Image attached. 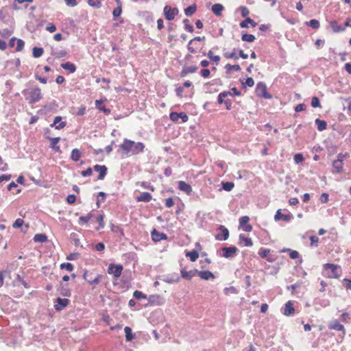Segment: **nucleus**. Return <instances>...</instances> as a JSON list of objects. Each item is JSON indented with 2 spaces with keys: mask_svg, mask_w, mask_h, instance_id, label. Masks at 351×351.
<instances>
[{
  "mask_svg": "<svg viewBox=\"0 0 351 351\" xmlns=\"http://www.w3.org/2000/svg\"><path fill=\"white\" fill-rule=\"evenodd\" d=\"M69 300L68 299L58 298L56 299V302L54 304V308L56 311H60L63 310L65 307H66L69 305Z\"/></svg>",
  "mask_w": 351,
  "mask_h": 351,
  "instance_id": "11",
  "label": "nucleus"
},
{
  "mask_svg": "<svg viewBox=\"0 0 351 351\" xmlns=\"http://www.w3.org/2000/svg\"><path fill=\"white\" fill-rule=\"evenodd\" d=\"M44 53V50L43 48L41 47H35L33 48V56L34 58H39Z\"/></svg>",
  "mask_w": 351,
  "mask_h": 351,
  "instance_id": "40",
  "label": "nucleus"
},
{
  "mask_svg": "<svg viewBox=\"0 0 351 351\" xmlns=\"http://www.w3.org/2000/svg\"><path fill=\"white\" fill-rule=\"evenodd\" d=\"M207 56L211 62L216 63V64H218L221 60L220 56L218 55H215L212 50H209L208 51Z\"/></svg>",
  "mask_w": 351,
  "mask_h": 351,
  "instance_id": "27",
  "label": "nucleus"
},
{
  "mask_svg": "<svg viewBox=\"0 0 351 351\" xmlns=\"http://www.w3.org/2000/svg\"><path fill=\"white\" fill-rule=\"evenodd\" d=\"M197 10V5L193 4L184 9V13L187 16H192Z\"/></svg>",
  "mask_w": 351,
  "mask_h": 351,
  "instance_id": "33",
  "label": "nucleus"
},
{
  "mask_svg": "<svg viewBox=\"0 0 351 351\" xmlns=\"http://www.w3.org/2000/svg\"><path fill=\"white\" fill-rule=\"evenodd\" d=\"M255 92L256 95L259 97H264L266 99L271 97L270 95L267 90L266 86L263 83H258L257 84Z\"/></svg>",
  "mask_w": 351,
  "mask_h": 351,
  "instance_id": "9",
  "label": "nucleus"
},
{
  "mask_svg": "<svg viewBox=\"0 0 351 351\" xmlns=\"http://www.w3.org/2000/svg\"><path fill=\"white\" fill-rule=\"evenodd\" d=\"M93 173V169L90 167L87 168L86 170L82 171L81 174L84 177L90 176Z\"/></svg>",
  "mask_w": 351,
  "mask_h": 351,
  "instance_id": "64",
  "label": "nucleus"
},
{
  "mask_svg": "<svg viewBox=\"0 0 351 351\" xmlns=\"http://www.w3.org/2000/svg\"><path fill=\"white\" fill-rule=\"evenodd\" d=\"M245 86L252 87L254 85V81L252 77H247L243 83Z\"/></svg>",
  "mask_w": 351,
  "mask_h": 351,
  "instance_id": "60",
  "label": "nucleus"
},
{
  "mask_svg": "<svg viewBox=\"0 0 351 351\" xmlns=\"http://www.w3.org/2000/svg\"><path fill=\"white\" fill-rule=\"evenodd\" d=\"M295 308L293 306V303L291 301L287 302V316L293 315Z\"/></svg>",
  "mask_w": 351,
  "mask_h": 351,
  "instance_id": "41",
  "label": "nucleus"
},
{
  "mask_svg": "<svg viewBox=\"0 0 351 351\" xmlns=\"http://www.w3.org/2000/svg\"><path fill=\"white\" fill-rule=\"evenodd\" d=\"M200 75L204 78H208L210 75V71L208 69L204 68L200 72Z\"/></svg>",
  "mask_w": 351,
  "mask_h": 351,
  "instance_id": "49",
  "label": "nucleus"
},
{
  "mask_svg": "<svg viewBox=\"0 0 351 351\" xmlns=\"http://www.w3.org/2000/svg\"><path fill=\"white\" fill-rule=\"evenodd\" d=\"M198 69V67L195 65H191V66H183L181 72H180V76L184 77L190 73H195Z\"/></svg>",
  "mask_w": 351,
  "mask_h": 351,
  "instance_id": "15",
  "label": "nucleus"
},
{
  "mask_svg": "<svg viewBox=\"0 0 351 351\" xmlns=\"http://www.w3.org/2000/svg\"><path fill=\"white\" fill-rule=\"evenodd\" d=\"M123 266L121 265L111 263L108 267V273L110 274H113L116 278H118L121 276Z\"/></svg>",
  "mask_w": 351,
  "mask_h": 351,
  "instance_id": "6",
  "label": "nucleus"
},
{
  "mask_svg": "<svg viewBox=\"0 0 351 351\" xmlns=\"http://www.w3.org/2000/svg\"><path fill=\"white\" fill-rule=\"evenodd\" d=\"M241 16L243 17H247L250 14V10L247 8L245 6H241L239 8Z\"/></svg>",
  "mask_w": 351,
  "mask_h": 351,
  "instance_id": "55",
  "label": "nucleus"
},
{
  "mask_svg": "<svg viewBox=\"0 0 351 351\" xmlns=\"http://www.w3.org/2000/svg\"><path fill=\"white\" fill-rule=\"evenodd\" d=\"M304 160L303 155L302 154H296L294 156V161L296 164L302 162Z\"/></svg>",
  "mask_w": 351,
  "mask_h": 351,
  "instance_id": "61",
  "label": "nucleus"
},
{
  "mask_svg": "<svg viewBox=\"0 0 351 351\" xmlns=\"http://www.w3.org/2000/svg\"><path fill=\"white\" fill-rule=\"evenodd\" d=\"M83 278L86 280L89 285L95 286L100 282L103 278V276L101 274L95 275L93 272L85 270L83 273Z\"/></svg>",
  "mask_w": 351,
  "mask_h": 351,
  "instance_id": "5",
  "label": "nucleus"
},
{
  "mask_svg": "<svg viewBox=\"0 0 351 351\" xmlns=\"http://www.w3.org/2000/svg\"><path fill=\"white\" fill-rule=\"evenodd\" d=\"M250 217L248 216H243L239 219V228L246 232L252 230V226L249 223Z\"/></svg>",
  "mask_w": 351,
  "mask_h": 351,
  "instance_id": "7",
  "label": "nucleus"
},
{
  "mask_svg": "<svg viewBox=\"0 0 351 351\" xmlns=\"http://www.w3.org/2000/svg\"><path fill=\"white\" fill-rule=\"evenodd\" d=\"M225 68L228 71H241V66L239 64L232 65L230 64H227L226 65Z\"/></svg>",
  "mask_w": 351,
  "mask_h": 351,
  "instance_id": "44",
  "label": "nucleus"
},
{
  "mask_svg": "<svg viewBox=\"0 0 351 351\" xmlns=\"http://www.w3.org/2000/svg\"><path fill=\"white\" fill-rule=\"evenodd\" d=\"M332 166L335 169L337 173H340L343 169V164L341 160H336L333 161Z\"/></svg>",
  "mask_w": 351,
  "mask_h": 351,
  "instance_id": "36",
  "label": "nucleus"
},
{
  "mask_svg": "<svg viewBox=\"0 0 351 351\" xmlns=\"http://www.w3.org/2000/svg\"><path fill=\"white\" fill-rule=\"evenodd\" d=\"M46 30H47L50 33H53L56 30V27L53 23H49L46 27Z\"/></svg>",
  "mask_w": 351,
  "mask_h": 351,
  "instance_id": "62",
  "label": "nucleus"
},
{
  "mask_svg": "<svg viewBox=\"0 0 351 351\" xmlns=\"http://www.w3.org/2000/svg\"><path fill=\"white\" fill-rule=\"evenodd\" d=\"M234 186V184L232 182H223V189L227 191H230L233 189Z\"/></svg>",
  "mask_w": 351,
  "mask_h": 351,
  "instance_id": "52",
  "label": "nucleus"
},
{
  "mask_svg": "<svg viewBox=\"0 0 351 351\" xmlns=\"http://www.w3.org/2000/svg\"><path fill=\"white\" fill-rule=\"evenodd\" d=\"M311 104L313 108H317L321 106L319 99L317 97H313L312 98Z\"/></svg>",
  "mask_w": 351,
  "mask_h": 351,
  "instance_id": "54",
  "label": "nucleus"
},
{
  "mask_svg": "<svg viewBox=\"0 0 351 351\" xmlns=\"http://www.w3.org/2000/svg\"><path fill=\"white\" fill-rule=\"evenodd\" d=\"M241 39L243 41L252 43L255 40L256 38L253 34H244L242 35Z\"/></svg>",
  "mask_w": 351,
  "mask_h": 351,
  "instance_id": "42",
  "label": "nucleus"
},
{
  "mask_svg": "<svg viewBox=\"0 0 351 351\" xmlns=\"http://www.w3.org/2000/svg\"><path fill=\"white\" fill-rule=\"evenodd\" d=\"M309 239L311 241V245L317 246L319 243V238L317 236H311Z\"/></svg>",
  "mask_w": 351,
  "mask_h": 351,
  "instance_id": "58",
  "label": "nucleus"
},
{
  "mask_svg": "<svg viewBox=\"0 0 351 351\" xmlns=\"http://www.w3.org/2000/svg\"><path fill=\"white\" fill-rule=\"evenodd\" d=\"M179 11L178 9L171 8L169 5H166L164 8V14L165 16V19L168 21H172L175 19V16L178 14Z\"/></svg>",
  "mask_w": 351,
  "mask_h": 351,
  "instance_id": "8",
  "label": "nucleus"
},
{
  "mask_svg": "<svg viewBox=\"0 0 351 351\" xmlns=\"http://www.w3.org/2000/svg\"><path fill=\"white\" fill-rule=\"evenodd\" d=\"M315 122V124L317 125V130L319 131H324L326 129V128H327L326 121H325L324 120H321L319 119H316Z\"/></svg>",
  "mask_w": 351,
  "mask_h": 351,
  "instance_id": "29",
  "label": "nucleus"
},
{
  "mask_svg": "<svg viewBox=\"0 0 351 351\" xmlns=\"http://www.w3.org/2000/svg\"><path fill=\"white\" fill-rule=\"evenodd\" d=\"M197 269H193L191 271H186L185 269H182L180 271L181 276L187 280H191L193 276L197 274Z\"/></svg>",
  "mask_w": 351,
  "mask_h": 351,
  "instance_id": "18",
  "label": "nucleus"
},
{
  "mask_svg": "<svg viewBox=\"0 0 351 351\" xmlns=\"http://www.w3.org/2000/svg\"><path fill=\"white\" fill-rule=\"evenodd\" d=\"M124 331L125 333V339L128 341H130L134 339V335L132 334L131 328H130L129 326H125L124 328Z\"/></svg>",
  "mask_w": 351,
  "mask_h": 351,
  "instance_id": "38",
  "label": "nucleus"
},
{
  "mask_svg": "<svg viewBox=\"0 0 351 351\" xmlns=\"http://www.w3.org/2000/svg\"><path fill=\"white\" fill-rule=\"evenodd\" d=\"M152 195L147 192H143L136 197L137 202H149L152 199Z\"/></svg>",
  "mask_w": 351,
  "mask_h": 351,
  "instance_id": "22",
  "label": "nucleus"
},
{
  "mask_svg": "<svg viewBox=\"0 0 351 351\" xmlns=\"http://www.w3.org/2000/svg\"><path fill=\"white\" fill-rule=\"evenodd\" d=\"M47 240V237L45 234H36L34 237L35 242L44 243Z\"/></svg>",
  "mask_w": 351,
  "mask_h": 351,
  "instance_id": "37",
  "label": "nucleus"
},
{
  "mask_svg": "<svg viewBox=\"0 0 351 351\" xmlns=\"http://www.w3.org/2000/svg\"><path fill=\"white\" fill-rule=\"evenodd\" d=\"M329 328L330 330H335L337 331H342L345 332V328L344 326L339 323V322L337 319L332 320L330 325Z\"/></svg>",
  "mask_w": 351,
  "mask_h": 351,
  "instance_id": "19",
  "label": "nucleus"
},
{
  "mask_svg": "<svg viewBox=\"0 0 351 351\" xmlns=\"http://www.w3.org/2000/svg\"><path fill=\"white\" fill-rule=\"evenodd\" d=\"M93 217V215L92 212H90L85 216H81L79 218L78 223L80 225H84V224L87 223Z\"/></svg>",
  "mask_w": 351,
  "mask_h": 351,
  "instance_id": "30",
  "label": "nucleus"
},
{
  "mask_svg": "<svg viewBox=\"0 0 351 351\" xmlns=\"http://www.w3.org/2000/svg\"><path fill=\"white\" fill-rule=\"evenodd\" d=\"M230 95H231L230 91H224V92L219 93L218 95V98H217L218 103L219 104L224 103L225 100L223 99V98L228 97Z\"/></svg>",
  "mask_w": 351,
  "mask_h": 351,
  "instance_id": "39",
  "label": "nucleus"
},
{
  "mask_svg": "<svg viewBox=\"0 0 351 351\" xmlns=\"http://www.w3.org/2000/svg\"><path fill=\"white\" fill-rule=\"evenodd\" d=\"M248 24H250L253 27L257 25V23L254 20L247 17L245 20L243 21L240 23V27L242 28H246L248 27Z\"/></svg>",
  "mask_w": 351,
  "mask_h": 351,
  "instance_id": "26",
  "label": "nucleus"
},
{
  "mask_svg": "<svg viewBox=\"0 0 351 351\" xmlns=\"http://www.w3.org/2000/svg\"><path fill=\"white\" fill-rule=\"evenodd\" d=\"M274 219H275V221H279L280 219L285 220V215H284L281 213L280 209L277 210V212L274 216Z\"/></svg>",
  "mask_w": 351,
  "mask_h": 351,
  "instance_id": "48",
  "label": "nucleus"
},
{
  "mask_svg": "<svg viewBox=\"0 0 351 351\" xmlns=\"http://www.w3.org/2000/svg\"><path fill=\"white\" fill-rule=\"evenodd\" d=\"M239 241L244 244L246 247H251L253 245L252 239L249 237H246L243 234L239 235Z\"/></svg>",
  "mask_w": 351,
  "mask_h": 351,
  "instance_id": "28",
  "label": "nucleus"
},
{
  "mask_svg": "<svg viewBox=\"0 0 351 351\" xmlns=\"http://www.w3.org/2000/svg\"><path fill=\"white\" fill-rule=\"evenodd\" d=\"M25 46V42L22 39H16V51H22Z\"/></svg>",
  "mask_w": 351,
  "mask_h": 351,
  "instance_id": "45",
  "label": "nucleus"
},
{
  "mask_svg": "<svg viewBox=\"0 0 351 351\" xmlns=\"http://www.w3.org/2000/svg\"><path fill=\"white\" fill-rule=\"evenodd\" d=\"M23 94L24 95H28V97H26V100H27L29 104L38 102L43 98L41 89L38 87L34 88L29 90H24Z\"/></svg>",
  "mask_w": 351,
  "mask_h": 351,
  "instance_id": "3",
  "label": "nucleus"
},
{
  "mask_svg": "<svg viewBox=\"0 0 351 351\" xmlns=\"http://www.w3.org/2000/svg\"><path fill=\"white\" fill-rule=\"evenodd\" d=\"M186 256L189 258L191 261L195 262L199 258V254L197 251L193 250L186 253Z\"/></svg>",
  "mask_w": 351,
  "mask_h": 351,
  "instance_id": "31",
  "label": "nucleus"
},
{
  "mask_svg": "<svg viewBox=\"0 0 351 351\" xmlns=\"http://www.w3.org/2000/svg\"><path fill=\"white\" fill-rule=\"evenodd\" d=\"M223 256L230 258L235 254L237 252V248L234 246L225 247L222 248Z\"/></svg>",
  "mask_w": 351,
  "mask_h": 351,
  "instance_id": "17",
  "label": "nucleus"
},
{
  "mask_svg": "<svg viewBox=\"0 0 351 351\" xmlns=\"http://www.w3.org/2000/svg\"><path fill=\"white\" fill-rule=\"evenodd\" d=\"M330 27L335 33H339L345 31V27L340 25L337 21H332L329 23Z\"/></svg>",
  "mask_w": 351,
  "mask_h": 351,
  "instance_id": "21",
  "label": "nucleus"
},
{
  "mask_svg": "<svg viewBox=\"0 0 351 351\" xmlns=\"http://www.w3.org/2000/svg\"><path fill=\"white\" fill-rule=\"evenodd\" d=\"M169 118L170 119L173 121V122H178L180 117H179V113L178 112H172L170 113L169 114Z\"/></svg>",
  "mask_w": 351,
  "mask_h": 351,
  "instance_id": "57",
  "label": "nucleus"
},
{
  "mask_svg": "<svg viewBox=\"0 0 351 351\" xmlns=\"http://www.w3.org/2000/svg\"><path fill=\"white\" fill-rule=\"evenodd\" d=\"M178 185L179 190L184 192L186 194L190 195L192 193L193 189L191 186L184 181H179Z\"/></svg>",
  "mask_w": 351,
  "mask_h": 351,
  "instance_id": "16",
  "label": "nucleus"
},
{
  "mask_svg": "<svg viewBox=\"0 0 351 351\" xmlns=\"http://www.w3.org/2000/svg\"><path fill=\"white\" fill-rule=\"evenodd\" d=\"M60 269H65L68 271H72L74 269L73 265L70 263H62L60 266Z\"/></svg>",
  "mask_w": 351,
  "mask_h": 351,
  "instance_id": "47",
  "label": "nucleus"
},
{
  "mask_svg": "<svg viewBox=\"0 0 351 351\" xmlns=\"http://www.w3.org/2000/svg\"><path fill=\"white\" fill-rule=\"evenodd\" d=\"M62 117L57 116L54 118L53 123L50 125V127L55 128L56 130H61L66 127V122L62 121Z\"/></svg>",
  "mask_w": 351,
  "mask_h": 351,
  "instance_id": "12",
  "label": "nucleus"
},
{
  "mask_svg": "<svg viewBox=\"0 0 351 351\" xmlns=\"http://www.w3.org/2000/svg\"><path fill=\"white\" fill-rule=\"evenodd\" d=\"M145 145L141 142L136 143L133 141L125 138L123 143L119 145V152L123 157L137 155L143 152Z\"/></svg>",
  "mask_w": 351,
  "mask_h": 351,
  "instance_id": "1",
  "label": "nucleus"
},
{
  "mask_svg": "<svg viewBox=\"0 0 351 351\" xmlns=\"http://www.w3.org/2000/svg\"><path fill=\"white\" fill-rule=\"evenodd\" d=\"M325 276L329 278H338L341 274V267L339 265L326 263L323 265Z\"/></svg>",
  "mask_w": 351,
  "mask_h": 351,
  "instance_id": "2",
  "label": "nucleus"
},
{
  "mask_svg": "<svg viewBox=\"0 0 351 351\" xmlns=\"http://www.w3.org/2000/svg\"><path fill=\"white\" fill-rule=\"evenodd\" d=\"M306 24L315 29H318L320 26L319 22L316 19H311L309 22H307Z\"/></svg>",
  "mask_w": 351,
  "mask_h": 351,
  "instance_id": "46",
  "label": "nucleus"
},
{
  "mask_svg": "<svg viewBox=\"0 0 351 351\" xmlns=\"http://www.w3.org/2000/svg\"><path fill=\"white\" fill-rule=\"evenodd\" d=\"M151 237L152 240L154 242L160 241L162 240H166L167 239V236L166 234L163 232H160L156 229H154L151 232Z\"/></svg>",
  "mask_w": 351,
  "mask_h": 351,
  "instance_id": "13",
  "label": "nucleus"
},
{
  "mask_svg": "<svg viewBox=\"0 0 351 351\" xmlns=\"http://www.w3.org/2000/svg\"><path fill=\"white\" fill-rule=\"evenodd\" d=\"M122 13V7H117L112 11V15L114 17L119 16Z\"/></svg>",
  "mask_w": 351,
  "mask_h": 351,
  "instance_id": "59",
  "label": "nucleus"
},
{
  "mask_svg": "<svg viewBox=\"0 0 351 351\" xmlns=\"http://www.w3.org/2000/svg\"><path fill=\"white\" fill-rule=\"evenodd\" d=\"M106 99H99L95 101V106L96 108L104 112L106 114H109L110 113V110L108 108H106L105 106L104 105V102Z\"/></svg>",
  "mask_w": 351,
  "mask_h": 351,
  "instance_id": "20",
  "label": "nucleus"
},
{
  "mask_svg": "<svg viewBox=\"0 0 351 351\" xmlns=\"http://www.w3.org/2000/svg\"><path fill=\"white\" fill-rule=\"evenodd\" d=\"M223 8H224L221 4L216 3L212 6V11L216 16H219L221 15Z\"/></svg>",
  "mask_w": 351,
  "mask_h": 351,
  "instance_id": "25",
  "label": "nucleus"
},
{
  "mask_svg": "<svg viewBox=\"0 0 351 351\" xmlns=\"http://www.w3.org/2000/svg\"><path fill=\"white\" fill-rule=\"evenodd\" d=\"M23 223H24L23 219L19 218V219H16V221L14 222V223L12 224V227L14 228H19L23 226Z\"/></svg>",
  "mask_w": 351,
  "mask_h": 351,
  "instance_id": "53",
  "label": "nucleus"
},
{
  "mask_svg": "<svg viewBox=\"0 0 351 351\" xmlns=\"http://www.w3.org/2000/svg\"><path fill=\"white\" fill-rule=\"evenodd\" d=\"M236 49H233L232 52H225L223 56L227 59H234L237 60L239 59V56L237 55Z\"/></svg>",
  "mask_w": 351,
  "mask_h": 351,
  "instance_id": "35",
  "label": "nucleus"
},
{
  "mask_svg": "<svg viewBox=\"0 0 351 351\" xmlns=\"http://www.w3.org/2000/svg\"><path fill=\"white\" fill-rule=\"evenodd\" d=\"M133 295L136 299H145L147 298L146 295L140 291H135Z\"/></svg>",
  "mask_w": 351,
  "mask_h": 351,
  "instance_id": "56",
  "label": "nucleus"
},
{
  "mask_svg": "<svg viewBox=\"0 0 351 351\" xmlns=\"http://www.w3.org/2000/svg\"><path fill=\"white\" fill-rule=\"evenodd\" d=\"M104 215L101 214L97 217V221L99 223V227L97 228V230L102 229L105 226L104 223Z\"/></svg>",
  "mask_w": 351,
  "mask_h": 351,
  "instance_id": "43",
  "label": "nucleus"
},
{
  "mask_svg": "<svg viewBox=\"0 0 351 351\" xmlns=\"http://www.w3.org/2000/svg\"><path fill=\"white\" fill-rule=\"evenodd\" d=\"M205 36H196L191 39L187 45V49L191 53H196L202 49L201 45L199 43L200 41H204Z\"/></svg>",
  "mask_w": 351,
  "mask_h": 351,
  "instance_id": "4",
  "label": "nucleus"
},
{
  "mask_svg": "<svg viewBox=\"0 0 351 351\" xmlns=\"http://www.w3.org/2000/svg\"><path fill=\"white\" fill-rule=\"evenodd\" d=\"M61 66L64 70L69 71L71 73H73L76 71V66L73 63L70 62H67L66 63L62 64Z\"/></svg>",
  "mask_w": 351,
  "mask_h": 351,
  "instance_id": "24",
  "label": "nucleus"
},
{
  "mask_svg": "<svg viewBox=\"0 0 351 351\" xmlns=\"http://www.w3.org/2000/svg\"><path fill=\"white\" fill-rule=\"evenodd\" d=\"M60 140V137H55V138H49V141L51 142V148L53 149L58 152L60 151V147L57 145V144L59 143Z\"/></svg>",
  "mask_w": 351,
  "mask_h": 351,
  "instance_id": "32",
  "label": "nucleus"
},
{
  "mask_svg": "<svg viewBox=\"0 0 351 351\" xmlns=\"http://www.w3.org/2000/svg\"><path fill=\"white\" fill-rule=\"evenodd\" d=\"M287 252H289V256H290L291 258L296 259V258H299L300 255H299L298 252H297L295 250H290V249H288V248H287Z\"/></svg>",
  "mask_w": 351,
  "mask_h": 351,
  "instance_id": "51",
  "label": "nucleus"
},
{
  "mask_svg": "<svg viewBox=\"0 0 351 351\" xmlns=\"http://www.w3.org/2000/svg\"><path fill=\"white\" fill-rule=\"evenodd\" d=\"M12 32H13L10 29H4L1 32H0V34L3 37L7 38V37L10 36L12 34Z\"/></svg>",
  "mask_w": 351,
  "mask_h": 351,
  "instance_id": "63",
  "label": "nucleus"
},
{
  "mask_svg": "<svg viewBox=\"0 0 351 351\" xmlns=\"http://www.w3.org/2000/svg\"><path fill=\"white\" fill-rule=\"evenodd\" d=\"M197 274L203 280H208L209 279L215 278V275L208 270L198 271Z\"/></svg>",
  "mask_w": 351,
  "mask_h": 351,
  "instance_id": "23",
  "label": "nucleus"
},
{
  "mask_svg": "<svg viewBox=\"0 0 351 351\" xmlns=\"http://www.w3.org/2000/svg\"><path fill=\"white\" fill-rule=\"evenodd\" d=\"M81 156H82V152L78 149H73L71 151V158L73 161H75V162L78 161Z\"/></svg>",
  "mask_w": 351,
  "mask_h": 351,
  "instance_id": "34",
  "label": "nucleus"
},
{
  "mask_svg": "<svg viewBox=\"0 0 351 351\" xmlns=\"http://www.w3.org/2000/svg\"><path fill=\"white\" fill-rule=\"evenodd\" d=\"M93 169L99 173V176L97 179L98 180H103L104 179L105 176L107 173V167L105 165H95L93 167Z\"/></svg>",
  "mask_w": 351,
  "mask_h": 351,
  "instance_id": "14",
  "label": "nucleus"
},
{
  "mask_svg": "<svg viewBox=\"0 0 351 351\" xmlns=\"http://www.w3.org/2000/svg\"><path fill=\"white\" fill-rule=\"evenodd\" d=\"M270 253V250L261 248L258 251V254L261 258L267 257Z\"/></svg>",
  "mask_w": 351,
  "mask_h": 351,
  "instance_id": "50",
  "label": "nucleus"
},
{
  "mask_svg": "<svg viewBox=\"0 0 351 351\" xmlns=\"http://www.w3.org/2000/svg\"><path fill=\"white\" fill-rule=\"evenodd\" d=\"M218 230L220 232V234H217L215 236V239L218 241L227 240L229 237L228 230L223 226H220L218 228Z\"/></svg>",
  "mask_w": 351,
  "mask_h": 351,
  "instance_id": "10",
  "label": "nucleus"
}]
</instances>
